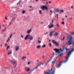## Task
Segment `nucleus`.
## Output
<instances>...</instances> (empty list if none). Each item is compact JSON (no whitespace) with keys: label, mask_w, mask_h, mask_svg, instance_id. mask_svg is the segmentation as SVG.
<instances>
[{"label":"nucleus","mask_w":74,"mask_h":74,"mask_svg":"<svg viewBox=\"0 0 74 74\" xmlns=\"http://www.w3.org/2000/svg\"><path fill=\"white\" fill-rule=\"evenodd\" d=\"M46 4H48V3L47 2H46Z\"/></svg>","instance_id":"obj_54"},{"label":"nucleus","mask_w":74,"mask_h":74,"mask_svg":"<svg viewBox=\"0 0 74 74\" xmlns=\"http://www.w3.org/2000/svg\"><path fill=\"white\" fill-rule=\"evenodd\" d=\"M69 19H70V20H72L73 18H72V17H70L69 18Z\"/></svg>","instance_id":"obj_37"},{"label":"nucleus","mask_w":74,"mask_h":74,"mask_svg":"<svg viewBox=\"0 0 74 74\" xmlns=\"http://www.w3.org/2000/svg\"><path fill=\"white\" fill-rule=\"evenodd\" d=\"M48 32H47L45 34V35H47V34H48Z\"/></svg>","instance_id":"obj_43"},{"label":"nucleus","mask_w":74,"mask_h":74,"mask_svg":"<svg viewBox=\"0 0 74 74\" xmlns=\"http://www.w3.org/2000/svg\"><path fill=\"white\" fill-rule=\"evenodd\" d=\"M66 51H68V50H69V49H66Z\"/></svg>","instance_id":"obj_49"},{"label":"nucleus","mask_w":74,"mask_h":74,"mask_svg":"<svg viewBox=\"0 0 74 74\" xmlns=\"http://www.w3.org/2000/svg\"><path fill=\"white\" fill-rule=\"evenodd\" d=\"M57 27H59V24H57Z\"/></svg>","instance_id":"obj_33"},{"label":"nucleus","mask_w":74,"mask_h":74,"mask_svg":"<svg viewBox=\"0 0 74 74\" xmlns=\"http://www.w3.org/2000/svg\"><path fill=\"white\" fill-rule=\"evenodd\" d=\"M44 57H45V56H42V58H44Z\"/></svg>","instance_id":"obj_51"},{"label":"nucleus","mask_w":74,"mask_h":74,"mask_svg":"<svg viewBox=\"0 0 74 74\" xmlns=\"http://www.w3.org/2000/svg\"><path fill=\"white\" fill-rule=\"evenodd\" d=\"M67 38L68 39H69L70 40L68 41V43H66L65 44L67 45L69 44V45H71V41L73 39V38L71 36H68L67 37Z\"/></svg>","instance_id":"obj_2"},{"label":"nucleus","mask_w":74,"mask_h":74,"mask_svg":"<svg viewBox=\"0 0 74 74\" xmlns=\"http://www.w3.org/2000/svg\"><path fill=\"white\" fill-rule=\"evenodd\" d=\"M54 11H56V12H59V10L58 9H56V10H54Z\"/></svg>","instance_id":"obj_21"},{"label":"nucleus","mask_w":74,"mask_h":74,"mask_svg":"<svg viewBox=\"0 0 74 74\" xmlns=\"http://www.w3.org/2000/svg\"><path fill=\"white\" fill-rule=\"evenodd\" d=\"M60 66H61V64H58L57 65L56 67L57 68H60Z\"/></svg>","instance_id":"obj_19"},{"label":"nucleus","mask_w":74,"mask_h":74,"mask_svg":"<svg viewBox=\"0 0 74 74\" xmlns=\"http://www.w3.org/2000/svg\"><path fill=\"white\" fill-rule=\"evenodd\" d=\"M62 13H63L64 12V10H59V14H61Z\"/></svg>","instance_id":"obj_14"},{"label":"nucleus","mask_w":74,"mask_h":74,"mask_svg":"<svg viewBox=\"0 0 74 74\" xmlns=\"http://www.w3.org/2000/svg\"><path fill=\"white\" fill-rule=\"evenodd\" d=\"M32 10H33V9H31V10H29L30 11H32Z\"/></svg>","instance_id":"obj_60"},{"label":"nucleus","mask_w":74,"mask_h":74,"mask_svg":"<svg viewBox=\"0 0 74 74\" xmlns=\"http://www.w3.org/2000/svg\"><path fill=\"white\" fill-rule=\"evenodd\" d=\"M49 4H51V1H49Z\"/></svg>","instance_id":"obj_47"},{"label":"nucleus","mask_w":74,"mask_h":74,"mask_svg":"<svg viewBox=\"0 0 74 74\" xmlns=\"http://www.w3.org/2000/svg\"><path fill=\"white\" fill-rule=\"evenodd\" d=\"M30 63H31V62H30V61L28 62L27 63V64L28 65H29V64H30Z\"/></svg>","instance_id":"obj_27"},{"label":"nucleus","mask_w":74,"mask_h":74,"mask_svg":"<svg viewBox=\"0 0 74 74\" xmlns=\"http://www.w3.org/2000/svg\"><path fill=\"white\" fill-rule=\"evenodd\" d=\"M25 70L27 71V72H28V71H30V68L29 67L26 66L25 67Z\"/></svg>","instance_id":"obj_7"},{"label":"nucleus","mask_w":74,"mask_h":74,"mask_svg":"<svg viewBox=\"0 0 74 74\" xmlns=\"http://www.w3.org/2000/svg\"><path fill=\"white\" fill-rule=\"evenodd\" d=\"M30 35H27L25 37V40H27V38H28L30 40H33V37L32 36H31L30 37H28Z\"/></svg>","instance_id":"obj_5"},{"label":"nucleus","mask_w":74,"mask_h":74,"mask_svg":"<svg viewBox=\"0 0 74 74\" xmlns=\"http://www.w3.org/2000/svg\"><path fill=\"white\" fill-rule=\"evenodd\" d=\"M22 59L23 60H25L26 59V57H22Z\"/></svg>","instance_id":"obj_23"},{"label":"nucleus","mask_w":74,"mask_h":74,"mask_svg":"<svg viewBox=\"0 0 74 74\" xmlns=\"http://www.w3.org/2000/svg\"><path fill=\"white\" fill-rule=\"evenodd\" d=\"M51 61V59H50V60H49V61H47V63H45V61H44V64H45V65H47V64H48V63L49 62H50V61Z\"/></svg>","instance_id":"obj_13"},{"label":"nucleus","mask_w":74,"mask_h":74,"mask_svg":"<svg viewBox=\"0 0 74 74\" xmlns=\"http://www.w3.org/2000/svg\"><path fill=\"white\" fill-rule=\"evenodd\" d=\"M52 42L53 44H56L57 45H59V44H58V42H56L55 40H53Z\"/></svg>","instance_id":"obj_12"},{"label":"nucleus","mask_w":74,"mask_h":74,"mask_svg":"<svg viewBox=\"0 0 74 74\" xmlns=\"http://www.w3.org/2000/svg\"><path fill=\"white\" fill-rule=\"evenodd\" d=\"M50 12H51V13H52V10H50Z\"/></svg>","instance_id":"obj_48"},{"label":"nucleus","mask_w":74,"mask_h":74,"mask_svg":"<svg viewBox=\"0 0 74 74\" xmlns=\"http://www.w3.org/2000/svg\"><path fill=\"white\" fill-rule=\"evenodd\" d=\"M39 12L40 14H42V12H41V10H39Z\"/></svg>","instance_id":"obj_31"},{"label":"nucleus","mask_w":74,"mask_h":74,"mask_svg":"<svg viewBox=\"0 0 74 74\" xmlns=\"http://www.w3.org/2000/svg\"><path fill=\"white\" fill-rule=\"evenodd\" d=\"M64 38H65V37H63V38L62 39V40H64Z\"/></svg>","instance_id":"obj_41"},{"label":"nucleus","mask_w":74,"mask_h":74,"mask_svg":"<svg viewBox=\"0 0 74 74\" xmlns=\"http://www.w3.org/2000/svg\"><path fill=\"white\" fill-rule=\"evenodd\" d=\"M53 20H52V23H53Z\"/></svg>","instance_id":"obj_57"},{"label":"nucleus","mask_w":74,"mask_h":74,"mask_svg":"<svg viewBox=\"0 0 74 74\" xmlns=\"http://www.w3.org/2000/svg\"><path fill=\"white\" fill-rule=\"evenodd\" d=\"M9 60L10 62L13 64H16V61L14 59H13L12 60H11V59H9Z\"/></svg>","instance_id":"obj_6"},{"label":"nucleus","mask_w":74,"mask_h":74,"mask_svg":"<svg viewBox=\"0 0 74 74\" xmlns=\"http://www.w3.org/2000/svg\"><path fill=\"white\" fill-rule=\"evenodd\" d=\"M52 68H51V69L49 70V72H46L44 74H55V71H53L52 73L51 72H52Z\"/></svg>","instance_id":"obj_4"},{"label":"nucleus","mask_w":74,"mask_h":74,"mask_svg":"<svg viewBox=\"0 0 74 74\" xmlns=\"http://www.w3.org/2000/svg\"><path fill=\"white\" fill-rule=\"evenodd\" d=\"M57 16H59V15L58 14H57Z\"/></svg>","instance_id":"obj_50"},{"label":"nucleus","mask_w":74,"mask_h":74,"mask_svg":"<svg viewBox=\"0 0 74 74\" xmlns=\"http://www.w3.org/2000/svg\"><path fill=\"white\" fill-rule=\"evenodd\" d=\"M54 51L56 52H58V53H59V56H61V55L63 54V50H62V49H60V51H61V52L59 51V49H54Z\"/></svg>","instance_id":"obj_3"},{"label":"nucleus","mask_w":74,"mask_h":74,"mask_svg":"<svg viewBox=\"0 0 74 74\" xmlns=\"http://www.w3.org/2000/svg\"><path fill=\"white\" fill-rule=\"evenodd\" d=\"M31 31H32V29H31L30 30H28L27 31V33L28 34H29L30 33V32H31Z\"/></svg>","instance_id":"obj_16"},{"label":"nucleus","mask_w":74,"mask_h":74,"mask_svg":"<svg viewBox=\"0 0 74 74\" xmlns=\"http://www.w3.org/2000/svg\"><path fill=\"white\" fill-rule=\"evenodd\" d=\"M38 42L40 44V43H41V41H40V40H38Z\"/></svg>","instance_id":"obj_39"},{"label":"nucleus","mask_w":74,"mask_h":74,"mask_svg":"<svg viewBox=\"0 0 74 74\" xmlns=\"http://www.w3.org/2000/svg\"><path fill=\"white\" fill-rule=\"evenodd\" d=\"M21 37H22V38H23V35H21Z\"/></svg>","instance_id":"obj_45"},{"label":"nucleus","mask_w":74,"mask_h":74,"mask_svg":"<svg viewBox=\"0 0 74 74\" xmlns=\"http://www.w3.org/2000/svg\"><path fill=\"white\" fill-rule=\"evenodd\" d=\"M48 26H49V29H51V28H52V27H54V25H53V24H52L51 25V26H49V25Z\"/></svg>","instance_id":"obj_11"},{"label":"nucleus","mask_w":74,"mask_h":74,"mask_svg":"<svg viewBox=\"0 0 74 74\" xmlns=\"http://www.w3.org/2000/svg\"><path fill=\"white\" fill-rule=\"evenodd\" d=\"M40 64H39L37 65V66L35 68L36 70L37 69V68H38V66H41V65H44V63H42L41 62H40Z\"/></svg>","instance_id":"obj_9"},{"label":"nucleus","mask_w":74,"mask_h":74,"mask_svg":"<svg viewBox=\"0 0 74 74\" xmlns=\"http://www.w3.org/2000/svg\"><path fill=\"white\" fill-rule=\"evenodd\" d=\"M10 46H7V51H8V49H9V48H10Z\"/></svg>","instance_id":"obj_30"},{"label":"nucleus","mask_w":74,"mask_h":74,"mask_svg":"<svg viewBox=\"0 0 74 74\" xmlns=\"http://www.w3.org/2000/svg\"><path fill=\"white\" fill-rule=\"evenodd\" d=\"M49 45L50 47H51L52 46V44H51V43H49Z\"/></svg>","instance_id":"obj_28"},{"label":"nucleus","mask_w":74,"mask_h":74,"mask_svg":"<svg viewBox=\"0 0 74 74\" xmlns=\"http://www.w3.org/2000/svg\"><path fill=\"white\" fill-rule=\"evenodd\" d=\"M41 8L42 10H44V9H45V10H48V8L47 7V6H46L45 5H43L41 7Z\"/></svg>","instance_id":"obj_8"},{"label":"nucleus","mask_w":74,"mask_h":74,"mask_svg":"<svg viewBox=\"0 0 74 74\" xmlns=\"http://www.w3.org/2000/svg\"><path fill=\"white\" fill-rule=\"evenodd\" d=\"M43 23V22L41 23V24H42Z\"/></svg>","instance_id":"obj_63"},{"label":"nucleus","mask_w":74,"mask_h":74,"mask_svg":"<svg viewBox=\"0 0 74 74\" xmlns=\"http://www.w3.org/2000/svg\"><path fill=\"white\" fill-rule=\"evenodd\" d=\"M71 8H72V9H73V6H72L71 7Z\"/></svg>","instance_id":"obj_42"},{"label":"nucleus","mask_w":74,"mask_h":74,"mask_svg":"<svg viewBox=\"0 0 74 74\" xmlns=\"http://www.w3.org/2000/svg\"><path fill=\"white\" fill-rule=\"evenodd\" d=\"M55 32V30H54L50 32L49 34V36H50V37L51 36H52V35H53V33H54V32Z\"/></svg>","instance_id":"obj_10"},{"label":"nucleus","mask_w":74,"mask_h":74,"mask_svg":"<svg viewBox=\"0 0 74 74\" xmlns=\"http://www.w3.org/2000/svg\"><path fill=\"white\" fill-rule=\"evenodd\" d=\"M56 59H57V58H56V60L54 61H52L51 62V63H53L54 64V63H55L56 62Z\"/></svg>","instance_id":"obj_24"},{"label":"nucleus","mask_w":74,"mask_h":74,"mask_svg":"<svg viewBox=\"0 0 74 74\" xmlns=\"http://www.w3.org/2000/svg\"><path fill=\"white\" fill-rule=\"evenodd\" d=\"M7 44L6 43H5V47H7Z\"/></svg>","instance_id":"obj_46"},{"label":"nucleus","mask_w":74,"mask_h":74,"mask_svg":"<svg viewBox=\"0 0 74 74\" xmlns=\"http://www.w3.org/2000/svg\"><path fill=\"white\" fill-rule=\"evenodd\" d=\"M53 56H51V58H53Z\"/></svg>","instance_id":"obj_64"},{"label":"nucleus","mask_w":74,"mask_h":74,"mask_svg":"<svg viewBox=\"0 0 74 74\" xmlns=\"http://www.w3.org/2000/svg\"><path fill=\"white\" fill-rule=\"evenodd\" d=\"M14 71L15 72H16V70H17V68L15 70V68H14Z\"/></svg>","instance_id":"obj_35"},{"label":"nucleus","mask_w":74,"mask_h":74,"mask_svg":"<svg viewBox=\"0 0 74 74\" xmlns=\"http://www.w3.org/2000/svg\"><path fill=\"white\" fill-rule=\"evenodd\" d=\"M5 30H6V28H5L4 29L2 30V34H3V32H5Z\"/></svg>","instance_id":"obj_26"},{"label":"nucleus","mask_w":74,"mask_h":74,"mask_svg":"<svg viewBox=\"0 0 74 74\" xmlns=\"http://www.w3.org/2000/svg\"><path fill=\"white\" fill-rule=\"evenodd\" d=\"M74 51V44H73V47L72 48V49L67 53L68 55L67 56V57H66V60L63 61V63H66V62H67V61H68V60L69 59V57H70V55H71V53H72V52H73Z\"/></svg>","instance_id":"obj_1"},{"label":"nucleus","mask_w":74,"mask_h":74,"mask_svg":"<svg viewBox=\"0 0 74 74\" xmlns=\"http://www.w3.org/2000/svg\"><path fill=\"white\" fill-rule=\"evenodd\" d=\"M62 21H64V18H62Z\"/></svg>","instance_id":"obj_55"},{"label":"nucleus","mask_w":74,"mask_h":74,"mask_svg":"<svg viewBox=\"0 0 74 74\" xmlns=\"http://www.w3.org/2000/svg\"><path fill=\"white\" fill-rule=\"evenodd\" d=\"M8 40H9V41H10V38H8Z\"/></svg>","instance_id":"obj_61"},{"label":"nucleus","mask_w":74,"mask_h":74,"mask_svg":"<svg viewBox=\"0 0 74 74\" xmlns=\"http://www.w3.org/2000/svg\"><path fill=\"white\" fill-rule=\"evenodd\" d=\"M26 12V10H23L22 11V13L23 14H25V12Z\"/></svg>","instance_id":"obj_25"},{"label":"nucleus","mask_w":74,"mask_h":74,"mask_svg":"<svg viewBox=\"0 0 74 74\" xmlns=\"http://www.w3.org/2000/svg\"><path fill=\"white\" fill-rule=\"evenodd\" d=\"M20 2H21V1H19V2L18 3H17V5H18V4H19V3H20Z\"/></svg>","instance_id":"obj_36"},{"label":"nucleus","mask_w":74,"mask_h":74,"mask_svg":"<svg viewBox=\"0 0 74 74\" xmlns=\"http://www.w3.org/2000/svg\"><path fill=\"white\" fill-rule=\"evenodd\" d=\"M58 33H57V32H56L55 33V34H54V36H58Z\"/></svg>","instance_id":"obj_22"},{"label":"nucleus","mask_w":74,"mask_h":74,"mask_svg":"<svg viewBox=\"0 0 74 74\" xmlns=\"http://www.w3.org/2000/svg\"><path fill=\"white\" fill-rule=\"evenodd\" d=\"M5 69H6V70H7V69H8V67H6V68H5Z\"/></svg>","instance_id":"obj_58"},{"label":"nucleus","mask_w":74,"mask_h":74,"mask_svg":"<svg viewBox=\"0 0 74 74\" xmlns=\"http://www.w3.org/2000/svg\"><path fill=\"white\" fill-rule=\"evenodd\" d=\"M46 47V46L45 45H44L42 46V48H45Z\"/></svg>","instance_id":"obj_29"},{"label":"nucleus","mask_w":74,"mask_h":74,"mask_svg":"<svg viewBox=\"0 0 74 74\" xmlns=\"http://www.w3.org/2000/svg\"><path fill=\"white\" fill-rule=\"evenodd\" d=\"M14 19H15V17L12 18V20H14Z\"/></svg>","instance_id":"obj_34"},{"label":"nucleus","mask_w":74,"mask_h":74,"mask_svg":"<svg viewBox=\"0 0 74 74\" xmlns=\"http://www.w3.org/2000/svg\"><path fill=\"white\" fill-rule=\"evenodd\" d=\"M12 25V23L10 22L8 25V26H10V25Z\"/></svg>","instance_id":"obj_32"},{"label":"nucleus","mask_w":74,"mask_h":74,"mask_svg":"<svg viewBox=\"0 0 74 74\" xmlns=\"http://www.w3.org/2000/svg\"><path fill=\"white\" fill-rule=\"evenodd\" d=\"M16 51H18V49H19V46H16Z\"/></svg>","instance_id":"obj_20"},{"label":"nucleus","mask_w":74,"mask_h":74,"mask_svg":"<svg viewBox=\"0 0 74 74\" xmlns=\"http://www.w3.org/2000/svg\"><path fill=\"white\" fill-rule=\"evenodd\" d=\"M1 25H0V29H1Z\"/></svg>","instance_id":"obj_52"},{"label":"nucleus","mask_w":74,"mask_h":74,"mask_svg":"<svg viewBox=\"0 0 74 74\" xmlns=\"http://www.w3.org/2000/svg\"><path fill=\"white\" fill-rule=\"evenodd\" d=\"M62 24H63V25H64V22L63 21L62 22Z\"/></svg>","instance_id":"obj_38"},{"label":"nucleus","mask_w":74,"mask_h":74,"mask_svg":"<svg viewBox=\"0 0 74 74\" xmlns=\"http://www.w3.org/2000/svg\"><path fill=\"white\" fill-rule=\"evenodd\" d=\"M41 46L40 45H38L36 47V48H40Z\"/></svg>","instance_id":"obj_18"},{"label":"nucleus","mask_w":74,"mask_h":74,"mask_svg":"<svg viewBox=\"0 0 74 74\" xmlns=\"http://www.w3.org/2000/svg\"><path fill=\"white\" fill-rule=\"evenodd\" d=\"M74 32H73L72 34H71V35H74Z\"/></svg>","instance_id":"obj_44"},{"label":"nucleus","mask_w":74,"mask_h":74,"mask_svg":"<svg viewBox=\"0 0 74 74\" xmlns=\"http://www.w3.org/2000/svg\"><path fill=\"white\" fill-rule=\"evenodd\" d=\"M36 1L37 2L38 1V0H36Z\"/></svg>","instance_id":"obj_56"},{"label":"nucleus","mask_w":74,"mask_h":74,"mask_svg":"<svg viewBox=\"0 0 74 74\" xmlns=\"http://www.w3.org/2000/svg\"><path fill=\"white\" fill-rule=\"evenodd\" d=\"M30 8H31V7H32V6H29Z\"/></svg>","instance_id":"obj_59"},{"label":"nucleus","mask_w":74,"mask_h":74,"mask_svg":"<svg viewBox=\"0 0 74 74\" xmlns=\"http://www.w3.org/2000/svg\"><path fill=\"white\" fill-rule=\"evenodd\" d=\"M11 52H12L11 51V50H8V55H10V54H11Z\"/></svg>","instance_id":"obj_15"},{"label":"nucleus","mask_w":74,"mask_h":74,"mask_svg":"<svg viewBox=\"0 0 74 74\" xmlns=\"http://www.w3.org/2000/svg\"><path fill=\"white\" fill-rule=\"evenodd\" d=\"M12 37V36H10V38H11V37Z\"/></svg>","instance_id":"obj_53"},{"label":"nucleus","mask_w":74,"mask_h":74,"mask_svg":"<svg viewBox=\"0 0 74 74\" xmlns=\"http://www.w3.org/2000/svg\"><path fill=\"white\" fill-rule=\"evenodd\" d=\"M5 18L6 20H7V17L6 16L5 17Z\"/></svg>","instance_id":"obj_40"},{"label":"nucleus","mask_w":74,"mask_h":74,"mask_svg":"<svg viewBox=\"0 0 74 74\" xmlns=\"http://www.w3.org/2000/svg\"><path fill=\"white\" fill-rule=\"evenodd\" d=\"M1 47H2V46H3V45L2 44L1 45Z\"/></svg>","instance_id":"obj_62"},{"label":"nucleus","mask_w":74,"mask_h":74,"mask_svg":"<svg viewBox=\"0 0 74 74\" xmlns=\"http://www.w3.org/2000/svg\"><path fill=\"white\" fill-rule=\"evenodd\" d=\"M35 69H36L35 68H34L33 69V70H32L31 71L29 72V73H28V74H31V73H32V72L33 71H34V70H35Z\"/></svg>","instance_id":"obj_17"}]
</instances>
